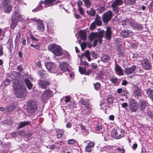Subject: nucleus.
Returning a JSON list of instances; mask_svg holds the SVG:
<instances>
[{
    "label": "nucleus",
    "instance_id": "4",
    "mask_svg": "<svg viewBox=\"0 0 153 153\" xmlns=\"http://www.w3.org/2000/svg\"><path fill=\"white\" fill-rule=\"evenodd\" d=\"M37 108V103L35 101L31 100L27 102V110L29 113L33 114Z\"/></svg>",
    "mask_w": 153,
    "mask_h": 153
},
{
    "label": "nucleus",
    "instance_id": "41",
    "mask_svg": "<svg viewBox=\"0 0 153 153\" xmlns=\"http://www.w3.org/2000/svg\"><path fill=\"white\" fill-rule=\"evenodd\" d=\"M87 13L90 16H93L95 15V11L93 9H91L89 10H87Z\"/></svg>",
    "mask_w": 153,
    "mask_h": 153
},
{
    "label": "nucleus",
    "instance_id": "60",
    "mask_svg": "<svg viewBox=\"0 0 153 153\" xmlns=\"http://www.w3.org/2000/svg\"><path fill=\"white\" fill-rule=\"evenodd\" d=\"M10 0H3V5H6L10 2Z\"/></svg>",
    "mask_w": 153,
    "mask_h": 153
},
{
    "label": "nucleus",
    "instance_id": "51",
    "mask_svg": "<svg viewBox=\"0 0 153 153\" xmlns=\"http://www.w3.org/2000/svg\"><path fill=\"white\" fill-rule=\"evenodd\" d=\"M59 148V146L55 144H53L51 145L50 146V149H58Z\"/></svg>",
    "mask_w": 153,
    "mask_h": 153
},
{
    "label": "nucleus",
    "instance_id": "15",
    "mask_svg": "<svg viewBox=\"0 0 153 153\" xmlns=\"http://www.w3.org/2000/svg\"><path fill=\"white\" fill-rule=\"evenodd\" d=\"M32 20H33L34 21L37 22V29L41 32L43 31L44 30L45 26L43 24V21L40 19H31Z\"/></svg>",
    "mask_w": 153,
    "mask_h": 153
},
{
    "label": "nucleus",
    "instance_id": "47",
    "mask_svg": "<svg viewBox=\"0 0 153 153\" xmlns=\"http://www.w3.org/2000/svg\"><path fill=\"white\" fill-rule=\"evenodd\" d=\"M10 83V80L8 79H6L4 81L2 85L6 86L9 85Z\"/></svg>",
    "mask_w": 153,
    "mask_h": 153
},
{
    "label": "nucleus",
    "instance_id": "23",
    "mask_svg": "<svg viewBox=\"0 0 153 153\" xmlns=\"http://www.w3.org/2000/svg\"><path fill=\"white\" fill-rule=\"evenodd\" d=\"M134 94L136 97L142 96V93L141 89L136 85L134 87Z\"/></svg>",
    "mask_w": 153,
    "mask_h": 153
},
{
    "label": "nucleus",
    "instance_id": "38",
    "mask_svg": "<svg viewBox=\"0 0 153 153\" xmlns=\"http://www.w3.org/2000/svg\"><path fill=\"white\" fill-rule=\"evenodd\" d=\"M110 80L114 85H118L119 83L118 82V79L117 77L111 78Z\"/></svg>",
    "mask_w": 153,
    "mask_h": 153
},
{
    "label": "nucleus",
    "instance_id": "7",
    "mask_svg": "<svg viewBox=\"0 0 153 153\" xmlns=\"http://www.w3.org/2000/svg\"><path fill=\"white\" fill-rule=\"evenodd\" d=\"M45 65L47 69L51 73H56L57 75H61L62 74L61 72L58 73V72H56L54 71V69H56V68L55 67V64L54 63L46 62L45 63Z\"/></svg>",
    "mask_w": 153,
    "mask_h": 153
},
{
    "label": "nucleus",
    "instance_id": "1",
    "mask_svg": "<svg viewBox=\"0 0 153 153\" xmlns=\"http://www.w3.org/2000/svg\"><path fill=\"white\" fill-rule=\"evenodd\" d=\"M14 92L16 97L18 98H23L26 95V88L22 86L20 81L16 80L13 84Z\"/></svg>",
    "mask_w": 153,
    "mask_h": 153
},
{
    "label": "nucleus",
    "instance_id": "57",
    "mask_svg": "<svg viewBox=\"0 0 153 153\" xmlns=\"http://www.w3.org/2000/svg\"><path fill=\"white\" fill-rule=\"evenodd\" d=\"M119 48L117 49V51L120 54L123 55L124 54L123 51V50L121 48V47L119 46Z\"/></svg>",
    "mask_w": 153,
    "mask_h": 153
},
{
    "label": "nucleus",
    "instance_id": "36",
    "mask_svg": "<svg viewBox=\"0 0 153 153\" xmlns=\"http://www.w3.org/2000/svg\"><path fill=\"white\" fill-rule=\"evenodd\" d=\"M79 36L82 39L85 40L86 38V33L83 31H81L79 34Z\"/></svg>",
    "mask_w": 153,
    "mask_h": 153
},
{
    "label": "nucleus",
    "instance_id": "64",
    "mask_svg": "<svg viewBox=\"0 0 153 153\" xmlns=\"http://www.w3.org/2000/svg\"><path fill=\"white\" fill-rule=\"evenodd\" d=\"M18 131L13 132L11 134V136L13 137H17L18 135Z\"/></svg>",
    "mask_w": 153,
    "mask_h": 153
},
{
    "label": "nucleus",
    "instance_id": "46",
    "mask_svg": "<svg viewBox=\"0 0 153 153\" xmlns=\"http://www.w3.org/2000/svg\"><path fill=\"white\" fill-rule=\"evenodd\" d=\"M87 8L89 7L91 5V3L89 0H83Z\"/></svg>",
    "mask_w": 153,
    "mask_h": 153
},
{
    "label": "nucleus",
    "instance_id": "29",
    "mask_svg": "<svg viewBox=\"0 0 153 153\" xmlns=\"http://www.w3.org/2000/svg\"><path fill=\"white\" fill-rule=\"evenodd\" d=\"M94 22L98 26H101L102 24V21L101 20V17L100 16L98 15H96Z\"/></svg>",
    "mask_w": 153,
    "mask_h": 153
},
{
    "label": "nucleus",
    "instance_id": "14",
    "mask_svg": "<svg viewBox=\"0 0 153 153\" xmlns=\"http://www.w3.org/2000/svg\"><path fill=\"white\" fill-rule=\"evenodd\" d=\"M50 85V83L48 80H39L38 82L39 87L43 89L47 88Z\"/></svg>",
    "mask_w": 153,
    "mask_h": 153
},
{
    "label": "nucleus",
    "instance_id": "58",
    "mask_svg": "<svg viewBox=\"0 0 153 153\" xmlns=\"http://www.w3.org/2000/svg\"><path fill=\"white\" fill-rule=\"evenodd\" d=\"M76 142V140L73 139H70L69 140L68 144H74Z\"/></svg>",
    "mask_w": 153,
    "mask_h": 153
},
{
    "label": "nucleus",
    "instance_id": "27",
    "mask_svg": "<svg viewBox=\"0 0 153 153\" xmlns=\"http://www.w3.org/2000/svg\"><path fill=\"white\" fill-rule=\"evenodd\" d=\"M146 92L148 97L153 102V89L152 88L147 89L146 90Z\"/></svg>",
    "mask_w": 153,
    "mask_h": 153
},
{
    "label": "nucleus",
    "instance_id": "25",
    "mask_svg": "<svg viewBox=\"0 0 153 153\" xmlns=\"http://www.w3.org/2000/svg\"><path fill=\"white\" fill-rule=\"evenodd\" d=\"M115 70L116 74L118 75H123V72L121 67L116 64L115 67Z\"/></svg>",
    "mask_w": 153,
    "mask_h": 153
},
{
    "label": "nucleus",
    "instance_id": "6",
    "mask_svg": "<svg viewBox=\"0 0 153 153\" xmlns=\"http://www.w3.org/2000/svg\"><path fill=\"white\" fill-rule=\"evenodd\" d=\"M22 15L17 11H15L13 13L12 18V23L11 27L12 28H14L16 25L17 22L19 21Z\"/></svg>",
    "mask_w": 153,
    "mask_h": 153
},
{
    "label": "nucleus",
    "instance_id": "33",
    "mask_svg": "<svg viewBox=\"0 0 153 153\" xmlns=\"http://www.w3.org/2000/svg\"><path fill=\"white\" fill-rule=\"evenodd\" d=\"M25 82L27 88L30 90H31L32 88L33 85L30 80L27 79H26L25 80Z\"/></svg>",
    "mask_w": 153,
    "mask_h": 153
},
{
    "label": "nucleus",
    "instance_id": "32",
    "mask_svg": "<svg viewBox=\"0 0 153 153\" xmlns=\"http://www.w3.org/2000/svg\"><path fill=\"white\" fill-rule=\"evenodd\" d=\"M101 60L104 62H107L110 60V57L107 55H103L101 57Z\"/></svg>",
    "mask_w": 153,
    "mask_h": 153
},
{
    "label": "nucleus",
    "instance_id": "55",
    "mask_svg": "<svg viewBox=\"0 0 153 153\" xmlns=\"http://www.w3.org/2000/svg\"><path fill=\"white\" fill-rule=\"evenodd\" d=\"M116 150H118L119 152L121 153H124L125 152V150L124 148H122L118 147L116 149Z\"/></svg>",
    "mask_w": 153,
    "mask_h": 153
},
{
    "label": "nucleus",
    "instance_id": "56",
    "mask_svg": "<svg viewBox=\"0 0 153 153\" xmlns=\"http://www.w3.org/2000/svg\"><path fill=\"white\" fill-rule=\"evenodd\" d=\"M96 24L95 22H93L90 27V29L91 30L94 29L96 27Z\"/></svg>",
    "mask_w": 153,
    "mask_h": 153
},
{
    "label": "nucleus",
    "instance_id": "34",
    "mask_svg": "<svg viewBox=\"0 0 153 153\" xmlns=\"http://www.w3.org/2000/svg\"><path fill=\"white\" fill-rule=\"evenodd\" d=\"M4 9L5 12L6 13H9L12 10V7L9 4L3 5Z\"/></svg>",
    "mask_w": 153,
    "mask_h": 153
},
{
    "label": "nucleus",
    "instance_id": "5",
    "mask_svg": "<svg viewBox=\"0 0 153 153\" xmlns=\"http://www.w3.org/2000/svg\"><path fill=\"white\" fill-rule=\"evenodd\" d=\"M123 4V0H115L111 4L113 10L116 15H119L120 8L118 7V6H120Z\"/></svg>",
    "mask_w": 153,
    "mask_h": 153
},
{
    "label": "nucleus",
    "instance_id": "62",
    "mask_svg": "<svg viewBox=\"0 0 153 153\" xmlns=\"http://www.w3.org/2000/svg\"><path fill=\"white\" fill-rule=\"evenodd\" d=\"M147 115L150 117H152V112L149 110H148L146 112Z\"/></svg>",
    "mask_w": 153,
    "mask_h": 153
},
{
    "label": "nucleus",
    "instance_id": "59",
    "mask_svg": "<svg viewBox=\"0 0 153 153\" xmlns=\"http://www.w3.org/2000/svg\"><path fill=\"white\" fill-rule=\"evenodd\" d=\"M91 68L94 69H96L97 68V65L95 63H92L91 65Z\"/></svg>",
    "mask_w": 153,
    "mask_h": 153
},
{
    "label": "nucleus",
    "instance_id": "54",
    "mask_svg": "<svg viewBox=\"0 0 153 153\" xmlns=\"http://www.w3.org/2000/svg\"><path fill=\"white\" fill-rule=\"evenodd\" d=\"M80 46L82 51H83L86 47V45L85 42H82Z\"/></svg>",
    "mask_w": 153,
    "mask_h": 153
},
{
    "label": "nucleus",
    "instance_id": "63",
    "mask_svg": "<svg viewBox=\"0 0 153 153\" xmlns=\"http://www.w3.org/2000/svg\"><path fill=\"white\" fill-rule=\"evenodd\" d=\"M78 10L79 12L82 15H83V10L82 7H78Z\"/></svg>",
    "mask_w": 153,
    "mask_h": 153
},
{
    "label": "nucleus",
    "instance_id": "39",
    "mask_svg": "<svg viewBox=\"0 0 153 153\" xmlns=\"http://www.w3.org/2000/svg\"><path fill=\"white\" fill-rule=\"evenodd\" d=\"M56 135L57 138L61 137L64 134L63 131L61 129H58L56 131Z\"/></svg>",
    "mask_w": 153,
    "mask_h": 153
},
{
    "label": "nucleus",
    "instance_id": "31",
    "mask_svg": "<svg viewBox=\"0 0 153 153\" xmlns=\"http://www.w3.org/2000/svg\"><path fill=\"white\" fill-rule=\"evenodd\" d=\"M3 125L7 126H10L12 124V121L9 117L5 118L4 120L2 121Z\"/></svg>",
    "mask_w": 153,
    "mask_h": 153
},
{
    "label": "nucleus",
    "instance_id": "11",
    "mask_svg": "<svg viewBox=\"0 0 153 153\" xmlns=\"http://www.w3.org/2000/svg\"><path fill=\"white\" fill-rule=\"evenodd\" d=\"M113 13L111 10L107 11L102 16V20L104 23H108L112 18Z\"/></svg>",
    "mask_w": 153,
    "mask_h": 153
},
{
    "label": "nucleus",
    "instance_id": "22",
    "mask_svg": "<svg viewBox=\"0 0 153 153\" xmlns=\"http://www.w3.org/2000/svg\"><path fill=\"white\" fill-rule=\"evenodd\" d=\"M68 64L65 62H63L61 63L60 65V67L61 71L63 72L67 71L69 72V70L68 68Z\"/></svg>",
    "mask_w": 153,
    "mask_h": 153
},
{
    "label": "nucleus",
    "instance_id": "50",
    "mask_svg": "<svg viewBox=\"0 0 153 153\" xmlns=\"http://www.w3.org/2000/svg\"><path fill=\"white\" fill-rule=\"evenodd\" d=\"M122 40L120 39H117L116 40V43L119 46L121 47L122 45Z\"/></svg>",
    "mask_w": 153,
    "mask_h": 153
},
{
    "label": "nucleus",
    "instance_id": "16",
    "mask_svg": "<svg viewBox=\"0 0 153 153\" xmlns=\"http://www.w3.org/2000/svg\"><path fill=\"white\" fill-rule=\"evenodd\" d=\"M112 31L111 28L108 27L105 33L104 38L106 40L110 41L111 39Z\"/></svg>",
    "mask_w": 153,
    "mask_h": 153
},
{
    "label": "nucleus",
    "instance_id": "53",
    "mask_svg": "<svg viewBox=\"0 0 153 153\" xmlns=\"http://www.w3.org/2000/svg\"><path fill=\"white\" fill-rule=\"evenodd\" d=\"M30 46L34 48L36 50H39L40 48V45H34L33 44H31Z\"/></svg>",
    "mask_w": 153,
    "mask_h": 153
},
{
    "label": "nucleus",
    "instance_id": "3",
    "mask_svg": "<svg viewBox=\"0 0 153 153\" xmlns=\"http://www.w3.org/2000/svg\"><path fill=\"white\" fill-rule=\"evenodd\" d=\"M48 50L55 55L60 56L63 54L62 51L61 47L58 45H50L48 47Z\"/></svg>",
    "mask_w": 153,
    "mask_h": 153
},
{
    "label": "nucleus",
    "instance_id": "2",
    "mask_svg": "<svg viewBox=\"0 0 153 153\" xmlns=\"http://www.w3.org/2000/svg\"><path fill=\"white\" fill-rule=\"evenodd\" d=\"M104 31L102 30L98 32L92 33L89 36V39L91 41H93L95 39H97L100 44L102 42V39L104 36Z\"/></svg>",
    "mask_w": 153,
    "mask_h": 153
},
{
    "label": "nucleus",
    "instance_id": "20",
    "mask_svg": "<svg viewBox=\"0 0 153 153\" xmlns=\"http://www.w3.org/2000/svg\"><path fill=\"white\" fill-rule=\"evenodd\" d=\"M137 68L136 65H133L131 67L126 68L125 70V73L126 74L130 75L134 72Z\"/></svg>",
    "mask_w": 153,
    "mask_h": 153
},
{
    "label": "nucleus",
    "instance_id": "13",
    "mask_svg": "<svg viewBox=\"0 0 153 153\" xmlns=\"http://www.w3.org/2000/svg\"><path fill=\"white\" fill-rule=\"evenodd\" d=\"M141 64L144 69L145 70H149L152 67L151 62L147 59H143L142 61Z\"/></svg>",
    "mask_w": 153,
    "mask_h": 153
},
{
    "label": "nucleus",
    "instance_id": "12",
    "mask_svg": "<svg viewBox=\"0 0 153 153\" xmlns=\"http://www.w3.org/2000/svg\"><path fill=\"white\" fill-rule=\"evenodd\" d=\"M81 55L82 56H85L86 57L89 61H90L91 60L90 56H91L94 59H97V54L94 52L92 51L90 53L88 51H86L85 53L82 54Z\"/></svg>",
    "mask_w": 153,
    "mask_h": 153
},
{
    "label": "nucleus",
    "instance_id": "44",
    "mask_svg": "<svg viewBox=\"0 0 153 153\" xmlns=\"http://www.w3.org/2000/svg\"><path fill=\"white\" fill-rule=\"evenodd\" d=\"M102 126L101 124L98 123L95 125V130L97 131H100L102 129Z\"/></svg>",
    "mask_w": 153,
    "mask_h": 153
},
{
    "label": "nucleus",
    "instance_id": "42",
    "mask_svg": "<svg viewBox=\"0 0 153 153\" xmlns=\"http://www.w3.org/2000/svg\"><path fill=\"white\" fill-rule=\"evenodd\" d=\"M86 68L81 67V66L79 67V70L80 73L82 74H85V73L86 72Z\"/></svg>",
    "mask_w": 153,
    "mask_h": 153
},
{
    "label": "nucleus",
    "instance_id": "24",
    "mask_svg": "<svg viewBox=\"0 0 153 153\" xmlns=\"http://www.w3.org/2000/svg\"><path fill=\"white\" fill-rule=\"evenodd\" d=\"M30 124V121L20 122L18 124L16 128L17 129H19Z\"/></svg>",
    "mask_w": 153,
    "mask_h": 153
},
{
    "label": "nucleus",
    "instance_id": "40",
    "mask_svg": "<svg viewBox=\"0 0 153 153\" xmlns=\"http://www.w3.org/2000/svg\"><path fill=\"white\" fill-rule=\"evenodd\" d=\"M102 135L104 137L105 140L107 141L109 139L110 136L107 132L105 131L103 132L102 134Z\"/></svg>",
    "mask_w": 153,
    "mask_h": 153
},
{
    "label": "nucleus",
    "instance_id": "19",
    "mask_svg": "<svg viewBox=\"0 0 153 153\" xmlns=\"http://www.w3.org/2000/svg\"><path fill=\"white\" fill-rule=\"evenodd\" d=\"M133 33L131 31L128 30H122L121 33V35L124 38H126L128 36H131L133 35Z\"/></svg>",
    "mask_w": 153,
    "mask_h": 153
},
{
    "label": "nucleus",
    "instance_id": "48",
    "mask_svg": "<svg viewBox=\"0 0 153 153\" xmlns=\"http://www.w3.org/2000/svg\"><path fill=\"white\" fill-rule=\"evenodd\" d=\"M105 8L104 6H100L97 9L99 13H101L105 10Z\"/></svg>",
    "mask_w": 153,
    "mask_h": 153
},
{
    "label": "nucleus",
    "instance_id": "30",
    "mask_svg": "<svg viewBox=\"0 0 153 153\" xmlns=\"http://www.w3.org/2000/svg\"><path fill=\"white\" fill-rule=\"evenodd\" d=\"M132 20L130 19H126L125 20H123L122 21V25L125 27L127 26L128 25H131Z\"/></svg>",
    "mask_w": 153,
    "mask_h": 153
},
{
    "label": "nucleus",
    "instance_id": "61",
    "mask_svg": "<svg viewBox=\"0 0 153 153\" xmlns=\"http://www.w3.org/2000/svg\"><path fill=\"white\" fill-rule=\"evenodd\" d=\"M64 143V142L62 141H59L57 143H55V145H57L59 146V147L62 144Z\"/></svg>",
    "mask_w": 153,
    "mask_h": 153
},
{
    "label": "nucleus",
    "instance_id": "35",
    "mask_svg": "<svg viewBox=\"0 0 153 153\" xmlns=\"http://www.w3.org/2000/svg\"><path fill=\"white\" fill-rule=\"evenodd\" d=\"M114 97L112 95H108L107 97V103L110 104H112L113 103Z\"/></svg>",
    "mask_w": 153,
    "mask_h": 153
},
{
    "label": "nucleus",
    "instance_id": "8",
    "mask_svg": "<svg viewBox=\"0 0 153 153\" xmlns=\"http://www.w3.org/2000/svg\"><path fill=\"white\" fill-rule=\"evenodd\" d=\"M55 0H45L44 2L41 1L40 2L37 7L33 10L32 11L33 12H35L40 10L43 9V6L42 5V4L45 5H45L51 4Z\"/></svg>",
    "mask_w": 153,
    "mask_h": 153
},
{
    "label": "nucleus",
    "instance_id": "17",
    "mask_svg": "<svg viewBox=\"0 0 153 153\" xmlns=\"http://www.w3.org/2000/svg\"><path fill=\"white\" fill-rule=\"evenodd\" d=\"M131 26L134 29L137 30H140L143 29V26L141 24L134 21H132Z\"/></svg>",
    "mask_w": 153,
    "mask_h": 153
},
{
    "label": "nucleus",
    "instance_id": "45",
    "mask_svg": "<svg viewBox=\"0 0 153 153\" xmlns=\"http://www.w3.org/2000/svg\"><path fill=\"white\" fill-rule=\"evenodd\" d=\"M5 30L0 28V39H3L5 35Z\"/></svg>",
    "mask_w": 153,
    "mask_h": 153
},
{
    "label": "nucleus",
    "instance_id": "26",
    "mask_svg": "<svg viewBox=\"0 0 153 153\" xmlns=\"http://www.w3.org/2000/svg\"><path fill=\"white\" fill-rule=\"evenodd\" d=\"M94 142H90L85 148V151L87 152H91L92 149L94 147Z\"/></svg>",
    "mask_w": 153,
    "mask_h": 153
},
{
    "label": "nucleus",
    "instance_id": "49",
    "mask_svg": "<svg viewBox=\"0 0 153 153\" xmlns=\"http://www.w3.org/2000/svg\"><path fill=\"white\" fill-rule=\"evenodd\" d=\"M41 77H42L45 73V72L43 70H40L37 72Z\"/></svg>",
    "mask_w": 153,
    "mask_h": 153
},
{
    "label": "nucleus",
    "instance_id": "18",
    "mask_svg": "<svg viewBox=\"0 0 153 153\" xmlns=\"http://www.w3.org/2000/svg\"><path fill=\"white\" fill-rule=\"evenodd\" d=\"M121 134H118V132L117 131L115 130H112L111 132V136L117 139H119L123 137V133H121Z\"/></svg>",
    "mask_w": 153,
    "mask_h": 153
},
{
    "label": "nucleus",
    "instance_id": "43",
    "mask_svg": "<svg viewBox=\"0 0 153 153\" xmlns=\"http://www.w3.org/2000/svg\"><path fill=\"white\" fill-rule=\"evenodd\" d=\"M94 87L95 89L97 90H100L101 87V84L99 82H97L96 83H93Z\"/></svg>",
    "mask_w": 153,
    "mask_h": 153
},
{
    "label": "nucleus",
    "instance_id": "52",
    "mask_svg": "<svg viewBox=\"0 0 153 153\" xmlns=\"http://www.w3.org/2000/svg\"><path fill=\"white\" fill-rule=\"evenodd\" d=\"M128 4L130 5H134L136 2L135 0H127Z\"/></svg>",
    "mask_w": 153,
    "mask_h": 153
},
{
    "label": "nucleus",
    "instance_id": "9",
    "mask_svg": "<svg viewBox=\"0 0 153 153\" xmlns=\"http://www.w3.org/2000/svg\"><path fill=\"white\" fill-rule=\"evenodd\" d=\"M53 92L50 90L47 89L43 92L42 94V100L45 102L47 100L53 96Z\"/></svg>",
    "mask_w": 153,
    "mask_h": 153
},
{
    "label": "nucleus",
    "instance_id": "10",
    "mask_svg": "<svg viewBox=\"0 0 153 153\" xmlns=\"http://www.w3.org/2000/svg\"><path fill=\"white\" fill-rule=\"evenodd\" d=\"M130 110L132 112H136L138 109L137 103L135 100L130 99L129 100Z\"/></svg>",
    "mask_w": 153,
    "mask_h": 153
},
{
    "label": "nucleus",
    "instance_id": "21",
    "mask_svg": "<svg viewBox=\"0 0 153 153\" xmlns=\"http://www.w3.org/2000/svg\"><path fill=\"white\" fill-rule=\"evenodd\" d=\"M80 103L85 106L86 108L87 109H89L91 108V105H90L89 101L86 99H82L80 100Z\"/></svg>",
    "mask_w": 153,
    "mask_h": 153
},
{
    "label": "nucleus",
    "instance_id": "37",
    "mask_svg": "<svg viewBox=\"0 0 153 153\" xmlns=\"http://www.w3.org/2000/svg\"><path fill=\"white\" fill-rule=\"evenodd\" d=\"M16 106L13 104H10L7 106V111L10 112L13 111L16 108Z\"/></svg>",
    "mask_w": 153,
    "mask_h": 153
},
{
    "label": "nucleus",
    "instance_id": "28",
    "mask_svg": "<svg viewBox=\"0 0 153 153\" xmlns=\"http://www.w3.org/2000/svg\"><path fill=\"white\" fill-rule=\"evenodd\" d=\"M139 103L140 104V109L142 111L145 109L148 104V103L146 101L143 100H140Z\"/></svg>",
    "mask_w": 153,
    "mask_h": 153
}]
</instances>
